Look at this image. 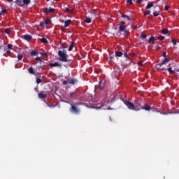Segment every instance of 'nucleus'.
<instances>
[{"label":"nucleus","instance_id":"nucleus-62","mask_svg":"<svg viewBox=\"0 0 179 179\" xmlns=\"http://www.w3.org/2000/svg\"><path fill=\"white\" fill-rule=\"evenodd\" d=\"M176 72H179V69H178L176 70Z\"/></svg>","mask_w":179,"mask_h":179},{"label":"nucleus","instance_id":"nucleus-18","mask_svg":"<svg viewBox=\"0 0 179 179\" xmlns=\"http://www.w3.org/2000/svg\"><path fill=\"white\" fill-rule=\"evenodd\" d=\"M69 97H70V99L73 100V99H76V93L75 92H71Z\"/></svg>","mask_w":179,"mask_h":179},{"label":"nucleus","instance_id":"nucleus-8","mask_svg":"<svg viewBox=\"0 0 179 179\" xmlns=\"http://www.w3.org/2000/svg\"><path fill=\"white\" fill-rule=\"evenodd\" d=\"M152 108L150 107V106H149L147 103H144L143 105V110H145V111H150V110Z\"/></svg>","mask_w":179,"mask_h":179},{"label":"nucleus","instance_id":"nucleus-40","mask_svg":"<svg viewBox=\"0 0 179 179\" xmlns=\"http://www.w3.org/2000/svg\"><path fill=\"white\" fill-rule=\"evenodd\" d=\"M162 57H164V58H167V54L166 53V52H162Z\"/></svg>","mask_w":179,"mask_h":179},{"label":"nucleus","instance_id":"nucleus-53","mask_svg":"<svg viewBox=\"0 0 179 179\" xmlns=\"http://www.w3.org/2000/svg\"><path fill=\"white\" fill-rule=\"evenodd\" d=\"M170 7H169V6H166L165 7H164V9H165V10H168V9Z\"/></svg>","mask_w":179,"mask_h":179},{"label":"nucleus","instance_id":"nucleus-64","mask_svg":"<svg viewBox=\"0 0 179 179\" xmlns=\"http://www.w3.org/2000/svg\"><path fill=\"white\" fill-rule=\"evenodd\" d=\"M8 45H12V44H8Z\"/></svg>","mask_w":179,"mask_h":179},{"label":"nucleus","instance_id":"nucleus-13","mask_svg":"<svg viewBox=\"0 0 179 179\" xmlns=\"http://www.w3.org/2000/svg\"><path fill=\"white\" fill-rule=\"evenodd\" d=\"M22 38L26 40L27 41H30V40H31V36L29 35H23L22 36Z\"/></svg>","mask_w":179,"mask_h":179},{"label":"nucleus","instance_id":"nucleus-14","mask_svg":"<svg viewBox=\"0 0 179 179\" xmlns=\"http://www.w3.org/2000/svg\"><path fill=\"white\" fill-rule=\"evenodd\" d=\"M44 12L46 14L52 13V12H54V8H45Z\"/></svg>","mask_w":179,"mask_h":179},{"label":"nucleus","instance_id":"nucleus-39","mask_svg":"<svg viewBox=\"0 0 179 179\" xmlns=\"http://www.w3.org/2000/svg\"><path fill=\"white\" fill-rule=\"evenodd\" d=\"M5 33H6V34H9V33H10V29H5Z\"/></svg>","mask_w":179,"mask_h":179},{"label":"nucleus","instance_id":"nucleus-56","mask_svg":"<svg viewBox=\"0 0 179 179\" xmlns=\"http://www.w3.org/2000/svg\"><path fill=\"white\" fill-rule=\"evenodd\" d=\"M57 105H52V106H48V107H52V108H54V107H56Z\"/></svg>","mask_w":179,"mask_h":179},{"label":"nucleus","instance_id":"nucleus-10","mask_svg":"<svg viewBox=\"0 0 179 179\" xmlns=\"http://www.w3.org/2000/svg\"><path fill=\"white\" fill-rule=\"evenodd\" d=\"M162 65L163 64H162V63H159L156 65V68H157V71H167V69H166V68L162 67Z\"/></svg>","mask_w":179,"mask_h":179},{"label":"nucleus","instance_id":"nucleus-29","mask_svg":"<svg viewBox=\"0 0 179 179\" xmlns=\"http://www.w3.org/2000/svg\"><path fill=\"white\" fill-rule=\"evenodd\" d=\"M50 23H51V19L50 18L46 19L45 21V24H50Z\"/></svg>","mask_w":179,"mask_h":179},{"label":"nucleus","instance_id":"nucleus-9","mask_svg":"<svg viewBox=\"0 0 179 179\" xmlns=\"http://www.w3.org/2000/svg\"><path fill=\"white\" fill-rule=\"evenodd\" d=\"M38 38V40H40V41H41V43H43V44L48 43V41H47V39L44 38L43 36H39Z\"/></svg>","mask_w":179,"mask_h":179},{"label":"nucleus","instance_id":"nucleus-49","mask_svg":"<svg viewBox=\"0 0 179 179\" xmlns=\"http://www.w3.org/2000/svg\"><path fill=\"white\" fill-rule=\"evenodd\" d=\"M124 57H125V58H128V54L127 52H124Z\"/></svg>","mask_w":179,"mask_h":179},{"label":"nucleus","instance_id":"nucleus-22","mask_svg":"<svg viewBox=\"0 0 179 179\" xmlns=\"http://www.w3.org/2000/svg\"><path fill=\"white\" fill-rule=\"evenodd\" d=\"M28 71H29V73H31V75H34V70L33 69L32 67H29L28 69Z\"/></svg>","mask_w":179,"mask_h":179},{"label":"nucleus","instance_id":"nucleus-52","mask_svg":"<svg viewBox=\"0 0 179 179\" xmlns=\"http://www.w3.org/2000/svg\"><path fill=\"white\" fill-rule=\"evenodd\" d=\"M136 2L138 3H142L143 1L142 0H137Z\"/></svg>","mask_w":179,"mask_h":179},{"label":"nucleus","instance_id":"nucleus-24","mask_svg":"<svg viewBox=\"0 0 179 179\" xmlns=\"http://www.w3.org/2000/svg\"><path fill=\"white\" fill-rule=\"evenodd\" d=\"M65 10L68 13H72V12H73V9L72 8H66Z\"/></svg>","mask_w":179,"mask_h":179},{"label":"nucleus","instance_id":"nucleus-48","mask_svg":"<svg viewBox=\"0 0 179 179\" xmlns=\"http://www.w3.org/2000/svg\"><path fill=\"white\" fill-rule=\"evenodd\" d=\"M158 38H159V40H164V36H160Z\"/></svg>","mask_w":179,"mask_h":179},{"label":"nucleus","instance_id":"nucleus-60","mask_svg":"<svg viewBox=\"0 0 179 179\" xmlns=\"http://www.w3.org/2000/svg\"><path fill=\"white\" fill-rule=\"evenodd\" d=\"M73 44H75V42H72V43L71 44V45H73Z\"/></svg>","mask_w":179,"mask_h":179},{"label":"nucleus","instance_id":"nucleus-55","mask_svg":"<svg viewBox=\"0 0 179 179\" xmlns=\"http://www.w3.org/2000/svg\"><path fill=\"white\" fill-rule=\"evenodd\" d=\"M63 85H68V82L66 80L63 81Z\"/></svg>","mask_w":179,"mask_h":179},{"label":"nucleus","instance_id":"nucleus-4","mask_svg":"<svg viewBox=\"0 0 179 179\" xmlns=\"http://www.w3.org/2000/svg\"><path fill=\"white\" fill-rule=\"evenodd\" d=\"M124 104L128 107L129 110H135V106L134 103H132L129 101H125Z\"/></svg>","mask_w":179,"mask_h":179},{"label":"nucleus","instance_id":"nucleus-5","mask_svg":"<svg viewBox=\"0 0 179 179\" xmlns=\"http://www.w3.org/2000/svg\"><path fill=\"white\" fill-rule=\"evenodd\" d=\"M119 30L120 31H125V22L122 21L120 23Z\"/></svg>","mask_w":179,"mask_h":179},{"label":"nucleus","instance_id":"nucleus-63","mask_svg":"<svg viewBox=\"0 0 179 179\" xmlns=\"http://www.w3.org/2000/svg\"><path fill=\"white\" fill-rule=\"evenodd\" d=\"M148 50H149V48H150V46H148Z\"/></svg>","mask_w":179,"mask_h":179},{"label":"nucleus","instance_id":"nucleus-30","mask_svg":"<svg viewBox=\"0 0 179 179\" xmlns=\"http://www.w3.org/2000/svg\"><path fill=\"white\" fill-rule=\"evenodd\" d=\"M15 3L18 6H20L22 5V1L21 0H16Z\"/></svg>","mask_w":179,"mask_h":179},{"label":"nucleus","instance_id":"nucleus-46","mask_svg":"<svg viewBox=\"0 0 179 179\" xmlns=\"http://www.w3.org/2000/svg\"><path fill=\"white\" fill-rule=\"evenodd\" d=\"M42 55H43L44 57H48V55H47L46 52H41V53Z\"/></svg>","mask_w":179,"mask_h":179},{"label":"nucleus","instance_id":"nucleus-35","mask_svg":"<svg viewBox=\"0 0 179 179\" xmlns=\"http://www.w3.org/2000/svg\"><path fill=\"white\" fill-rule=\"evenodd\" d=\"M122 17H125L126 19H127V20H131V17H129V16L127 15H122Z\"/></svg>","mask_w":179,"mask_h":179},{"label":"nucleus","instance_id":"nucleus-41","mask_svg":"<svg viewBox=\"0 0 179 179\" xmlns=\"http://www.w3.org/2000/svg\"><path fill=\"white\" fill-rule=\"evenodd\" d=\"M35 59H36V61H39L40 62H42V60H41V57H36V58H35Z\"/></svg>","mask_w":179,"mask_h":179},{"label":"nucleus","instance_id":"nucleus-2","mask_svg":"<svg viewBox=\"0 0 179 179\" xmlns=\"http://www.w3.org/2000/svg\"><path fill=\"white\" fill-rule=\"evenodd\" d=\"M106 103L107 102H105V103H96L94 105V108H96V110H108V108L105 106Z\"/></svg>","mask_w":179,"mask_h":179},{"label":"nucleus","instance_id":"nucleus-36","mask_svg":"<svg viewBox=\"0 0 179 179\" xmlns=\"http://www.w3.org/2000/svg\"><path fill=\"white\" fill-rule=\"evenodd\" d=\"M22 58H23V56H22V55H17V59L19 61H22Z\"/></svg>","mask_w":179,"mask_h":179},{"label":"nucleus","instance_id":"nucleus-44","mask_svg":"<svg viewBox=\"0 0 179 179\" xmlns=\"http://www.w3.org/2000/svg\"><path fill=\"white\" fill-rule=\"evenodd\" d=\"M45 24V22H41L40 23V26L41 27H43V26Z\"/></svg>","mask_w":179,"mask_h":179},{"label":"nucleus","instance_id":"nucleus-32","mask_svg":"<svg viewBox=\"0 0 179 179\" xmlns=\"http://www.w3.org/2000/svg\"><path fill=\"white\" fill-rule=\"evenodd\" d=\"M162 33L163 34H167L169 33V30H167L166 29H164L162 30Z\"/></svg>","mask_w":179,"mask_h":179},{"label":"nucleus","instance_id":"nucleus-16","mask_svg":"<svg viewBox=\"0 0 179 179\" xmlns=\"http://www.w3.org/2000/svg\"><path fill=\"white\" fill-rule=\"evenodd\" d=\"M38 96L39 99H47L46 94L38 93Z\"/></svg>","mask_w":179,"mask_h":179},{"label":"nucleus","instance_id":"nucleus-6","mask_svg":"<svg viewBox=\"0 0 179 179\" xmlns=\"http://www.w3.org/2000/svg\"><path fill=\"white\" fill-rule=\"evenodd\" d=\"M49 66L51 68L54 66H59V68H62V64H59L58 62H55V63H50Z\"/></svg>","mask_w":179,"mask_h":179},{"label":"nucleus","instance_id":"nucleus-57","mask_svg":"<svg viewBox=\"0 0 179 179\" xmlns=\"http://www.w3.org/2000/svg\"><path fill=\"white\" fill-rule=\"evenodd\" d=\"M110 61H113V59H114V57L110 56Z\"/></svg>","mask_w":179,"mask_h":179},{"label":"nucleus","instance_id":"nucleus-26","mask_svg":"<svg viewBox=\"0 0 179 179\" xmlns=\"http://www.w3.org/2000/svg\"><path fill=\"white\" fill-rule=\"evenodd\" d=\"M85 22L86 23H92V19H90V17H85Z\"/></svg>","mask_w":179,"mask_h":179},{"label":"nucleus","instance_id":"nucleus-42","mask_svg":"<svg viewBox=\"0 0 179 179\" xmlns=\"http://www.w3.org/2000/svg\"><path fill=\"white\" fill-rule=\"evenodd\" d=\"M72 50H73V45H70L68 49V51H72Z\"/></svg>","mask_w":179,"mask_h":179},{"label":"nucleus","instance_id":"nucleus-20","mask_svg":"<svg viewBox=\"0 0 179 179\" xmlns=\"http://www.w3.org/2000/svg\"><path fill=\"white\" fill-rule=\"evenodd\" d=\"M124 53H122V52L115 51V55L117 57H122Z\"/></svg>","mask_w":179,"mask_h":179},{"label":"nucleus","instance_id":"nucleus-61","mask_svg":"<svg viewBox=\"0 0 179 179\" xmlns=\"http://www.w3.org/2000/svg\"><path fill=\"white\" fill-rule=\"evenodd\" d=\"M13 0H8V2H12Z\"/></svg>","mask_w":179,"mask_h":179},{"label":"nucleus","instance_id":"nucleus-11","mask_svg":"<svg viewBox=\"0 0 179 179\" xmlns=\"http://www.w3.org/2000/svg\"><path fill=\"white\" fill-rule=\"evenodd\" d=\"M69 83L70 85H76V83H78V80L73 78H71L69 80Z\"/></svg>","mask_w":179,"mask_h":179},{"label":"nucleus","instance_id":"nucleus-50","mask_svg":"<svg viewBox=\"0 0 179 179\" xmlns=\"http://www.w3.org/2000/svg\"><path fill=\"white\" fill-rule=\"evenodd\" d=\"M172 41H173V45H176L177 44V41L173 40Z\"/></svg>","mask_w":179,"mask_h":179},{"label":"nucleus","instance_id":"nucleus-58","mask_svg":"<svg viewBox=\"0 0 179 179\" xmlns=\"http://www.w3.org/2000/svg\"><path fill=\"white\" fill-rule=\"evenodd\" d=\"M131 57H135L136 55H135V53H131Z\"/></svg>","mask_w":179,"mask_h":179},{"label":"nucleus","instance_id":"nucleus-1","mask_svg":"<svg viewBox=\"0 0 179 179\" xmlns=\"http://www.w3.org/2000/svg\"><path fill=\"white\" fill-rule=\"evenodd\" d=\"M59 61L62 62H68V57H66V50L62 49L58 51Z\"/></svg>","mask_w":179,"mask_h":179},{"label":"nucleus","instance_id":"nucleus-23","mask_svg":"<svg viewBox=\"0 0 179 179\" xmlns=\"http://www.w3.org/2000/svg\"><path fill=\"white\" fill-rule=\"evenodd\" d=\"M99 87L101 90H102V89H103L104 87V85L103 84V83H101V81L99 82Z\"/></svg>","mask_w":179,"mask_h":179},{"label":"nucleus","instance_id":"nucleus-45","mask_svg":"<svg viewBox=\"0 0 179 179\" xmlns=\"http://www.w3.org/2000/svg\"><path fill=\"white\" fill-rule=\"evenodd\" d=\"M129 33V31L125 30L124 33V36H127Z\"/></svg>","mask_w":179,"mask_h":179},{"label":"nucleus","instance_id":"nucleus-43","mask_svg":"<svg viewBox=\"0 0 179 179\" xmlns=\"http://www.w3.org/2000/svg\"><path fill=\"white\" fill-rule=\"evenodd\" d=\"M128 5H132V0H127Z\"/></svg>","mask_w":179,"mask_h":179},{"label":"nucleus","instance_id":"nucleus-15","mask_svg":"<svg viewBox=\"0 0 179 179\" xmlns=\"http://www.w3.org/2000/svg\"><path fill=\"white\" fill-rule=\"evenodd\" d=\"M170 61V58L169 57H165V59L161 62V65H166V64H167V62H169Z\"/></svg>","mask_w":179,"mask_h":179},{"label":"nucleus","instance_id":"nucleus-25","mask_svg":"<svg viewBox=\"0 0 179 179\" xmlns=\"http://www.w3.org/2000/svg\"><path fill=\"white\" fill-rule=\"evenodd\" d=\"M151 50H155L156 51H159V50H160V46H152Z\"/></svg>","mask_w":179,"mask_h":179},{"label":"nucleus","instance_id":"nucleus-54","mask_svg":"<svg viewBox=\"0 0 179 179\" xmlns=\"http://www.w3.org/2000/svg\"><path fill=\"white\" fill-rule=\"evenodd\" d=\"M138 65H140V66H143V64H142V62H138Z\"/></svg>","mask_w":179,"mask_h":179},{"label":"nucleus","instance_id":"nucleus-7","mask_svg":"<svg viewBox=\"0 0 179 179\" xmlns=\"http://www.w3.org/2000/svg\"><path fill=\"white\" fill-rule=\"evenodd\" d=\"M5 46H0V48H2L3 50V51H6V52H7V54H9L10 52V50H12V47H13V45H7V48L5 49V48H3Z\"/></svg>","mask_w":179,"mask_h":179},{"label":"nucleus","instance_id":"nucleus-17","mask_svg":"<svg viewBox=\"0 0 179 179\" xmlns=\"http://www.w3.org/2000/svg\"><path fill=\"white\" fill-rule=\"evenodd\" d=\"M166 69V71H168V72H169V73L171 75H173V74L176 73V71L174 70H173V69L171 67H169V68Z\"/></svg>","mask_w":179,"mask_h":179},{"label":"nucleus","instance_id":"nucleus-33","mask_svg":"<svg viewBox=\"0 0 179 179\" xmlns=\"http://www.w3.org/2000/svg\"><path fill=\"white\" fill-rule=\"evenodd\" d=\"M23 2L25 5H29L30 4V0H23Z\"/></svg>","mask_w":179,"mask_h":179},{"label":"nucleus","instance_id":"nucleus-27","mask_svg":"<svg viewBox=\"0 0 179 179\" xmlns=\"http://www.w3.org/2000/svg\"><path fill=\"white\" fill-rule=\"evenodd\" d=\"M3 13H6V10H3L2 7L0 6V15H2Z\"/></svg>","mask_w":179,"mask_h":179},{"label":"nucleus","instance_id":"nucleus-59","mask_svg":"<svg viewBox=\"0 0 179 179\" xmlns=\"http://www.w3.org/2000/svg\"><path fill=\"white\" fill-rule=\"evenodd\" d=\"M134 29H138V25H134Z\"/></svg>","mask_w":179,"mask_h":179},{"label":"nucleus","instance_id":"nucleus-19","mask_svg":"<svg viewBox=\"0 0 179 179\" xmlns=\"http://www.w3.org/2000/svg\"><path fill=\"white\" fill-rule=\"evenodd\" d=\"M155 37L151 36L148 40L149 44H153V43H155Z\"/></svg>","mask_w":179,"mask_h":179},{"label":"nucleus","instance_id":"nucleus-51","mask_svg":"<svg viewBox=\"0 0 179 179\" xmlns=\"http://www.w3.org/2000/svg\"><path fill=\"white\" fill-rule=\"evenodd\" d=\"M34 90H35V92H36V93H38V92H40V91H38V88H37V87H35Z\"/></svg>","mask_w":179,"mask_h":179},{"label":"nucleus","instance_id":"nucleus-31","mask_svg":"<svg viewBox=\"0 0 179 179\" xmlns=\"http://www.w3.org/2000/svg\"><path fill=\"white\" fill-rule=\"evenodd\" d=\"M140 37H141V38H142L143 40H145V39H146L147 36H146V34H141V36H140Z\"/></svg>","mask_w":179,"mask_h":179},{"label":"nucleus","instance_id":"nucleus-21","mask_svg":"<svg viewBox=\"0 0 179 179\" xmlns=\"http://www.w3.org/2000/svg\"><path fill=\"white\" fill-rule=\"evenodd\" d=\"M71 20H68L66 21H65L64 22V27H68V26H69V24H71Z\"/></svg>","mask_w":179,"mask_h":179},{"label":"nucleus","instance_id":"nucleus-28","mask_svg":"<svg viewBox=\"0 0 179 179\" xmlns=\"http://www.w3.org/2000/svg\"><path fill=\"white\" fill-rule=\"evenodd\" d=\"M147 9H150L151 8H153V3H150L146 6Z\"/></svg>","mask_w":179,"mask_h":179},{"label":"nucleus","instance_id":"nucleus-12","mask_svg":"<svg viewBox=\"0 0 179 179\" xmlns=\"http://www.w3.org/2000/svg\"><path fill=\"white\" fill-rule=\"evenodd\" d=\"M143 109V105H142V103H138L136 106H135V111H139Z\"/></svg>","mask_w":179,"mask_h":179},{"label":"nucleus","instance_id":"nucleus-3","mask_svg":"<svg viewBox=\"0 0 179 179\" xmlns=\"http://www.w3.org/2000/svg\"><path fill=\"white\" fill-rule=\"evenodd\" d=\"M71 107L70 108L71 113H72L73 114H76V115L80 114V108H78V107H76V106H73L72 104H71Z\"/></svg>","mask_w":179,"mask_h":179},{"label":"nucleus","instance_id":"nucleus-34","mask_svg":"<svg viewBox=\"0 0 179 179\" xmlns=\"http://www.w3.org/2000/svg\"><path fill=\"white\" fill-rule=\"evenodd\" d=\"M43 83V80H41V78H36V83L38 85H39V83Z\"/></svg>","mask_w":179,"mask_h":179},{"label":"nucleus","instance_id":"nucleus-37","mask_svg":"<svg viewBox=\"0 0 179 179\" xmlns=\"http://www.w3.org/2000/svg\"><path fill=\"white\" fill-rule=\"evenodd\" d=\"M30 54L31 55H37V51L33 50L30 52Z\"/></svg>","mask_w":179,"mask_h":179},{"label":"nucleus","instance_id":"nucleus-38","mask_svg":"<svg viewBox=\"0 0 179 179\" xmlns=\"http://www.w3.org/2000/svg\"><path fill=\"white\" fill-rule=\"evenodd\" d=\"M153 15L156 17L159 16V12L155 11V12L153 13Z\"/></svg>","mask_w":179,"mask_h":179},{"label":"nucleus","instance_id":"nucleus-47","mask_svg":"<svg viewBox=\"0 0 179 179\" xmlns=\"http://www.w3.org/2000/svg\"><path fill=\"white\" fill-rule=\"evenodd\" d=\"M145 15H150V10H146Z\"/></svg>","mask_w":179,"mask_h":179}]
</instances>
